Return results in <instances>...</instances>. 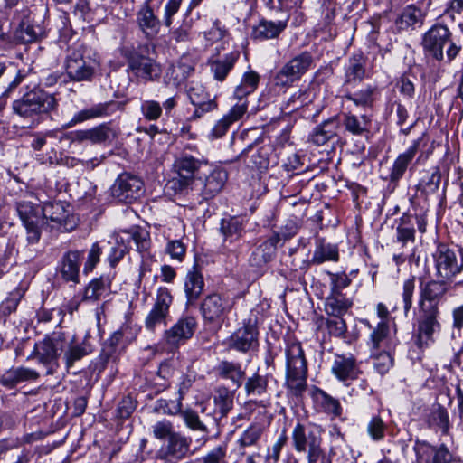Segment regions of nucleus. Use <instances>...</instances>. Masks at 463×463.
<instances>
[{
	"label": "nucleus",
	"instance_id": "nucleus-1",
	"mask_svg": "<svg viewBox=\"0 0 463 463\" xmlns=\"http://www.w3.org/2000/svg\"><path fill=\"white\" fill-rule=\"evenodd\" d=\"M292 448L304 454L307 463H323L326 452L322 448V430L317 425L297 423L291 434Z\"/></svg>",
	"mask_w": 463,
	"mask_h": 463
},
{
	"label": "nucleus",
	"instance_id": "nucleus-2",
	"mask_svg": "<svg viewBox=\"0 0 463 463\" xmlns=\"http://www.w3.org/2000/svg\"><path fill=\"white\" fill-rule=\"evenodd\" d=\"M286 385L294 395H301L307 387V366L301 344L288 341L285 349Z\"/></svg>",
	"mask_w": 463,
	"mask_h": 463
},
{
	"label": "nucleus",
	"instance_id": "nucleus-3",
	"mask_svg": "<svg viewBox=\"0 0 463 463\" xmlns=\"http://www.w3.org/2000/svg\"><path fill=\"white\" fill-rule=\"evenodd\" d=\"M422 47L425 54L436 61L444 59V49L449 62L453 61L460 51V46L452 39V33L446 25L434 24L424 34Z\"/></svg>",
	"mask_w": 463,
	"mask_h": 463
},
{
	"label": "nucleus",
	"instance_id": "nucleus-4",
	"mask_svg": "<svg viewBox=\"0 0 463 463\" xmlns=\"http://www.w3.org/2000/svg\"><path fill=\"white\" fill-rule=\"evenodd\" d=\"M56 107L55 97L42 89H33L13 103L14 113L31 123L37 122L41 115L49 113Z\"/></svg>",
	"mask_w": 463,
	"mask_h": 463
},
{
	"label": "nucleus",
	"instance_id": "nucleus-5",
	"mask_svg": "<svg viewBox=\"0 0 463 463\" xmlns=\"http://www.w3.org/2000/svg\"><path fill=\"white\" fill-rule=\"evenodd\" d=\"M439 318V307H419L413 333L414 343L419 348H428L434 344L436 337L441 332Z\"/></svg>",
	"mask_w": 463,
	"mask_h": 463
},
{
	"label": "nucleus",
	"instance_id": "nucleus-6",
	"mask_svg": "<svg viewBox=\"0 0 463 463\" xmlns=\"http://www.w3.org/2000/svg\"><path fill=\"white\" fill-rule=\"evenodd\" d=\"M64 68L71 81H91L99 68V62L85 48L79 47L69 51Z\"/></svg>",
	"mask_w": 463,
	"mask_h": 463
},
{
	"label": "nucleus",
	"instance_id": "nucleus-7",
	"mask_svg": "<svg viewBox=\"0 0 463 463\" xmlns=\"http://www.w3.org/2000/svg\"><path fill=\"white\" fill-rule=\"evenodd\" d=\"M436 276L451 283L458 275L463 273V247H459L458 252L445 244L438 246L433 254Z\"/></svg>",
	"mask_w": 463,
	"mask_h": 463
},
{
	"label": "nucleus",
	"instance_id": "nucleus-8",
	"mask_svg": "<svg viewBox=\"0 0 463 463\" xmlns=\"http://www.w3.org/2000/svg\"><path fill=\"white\" fill-rule=\"evenodd\" d=\"M65 346V336L62 333H53L36 343L28 359L36 357L39 363L50 367L48 374H52V367L58 366V358Z\"/></svg>",
	"mask_w": 463,
	"mask_h": 463
},
{
	"label": "nucleus",
	"instance_id": "nucleus-9",
	"mask_svg": "<svg viewBox=\"0 0 463 463\" xmlns=\"http://www.w3.org/2000/svg\"><path fill=\"white\" fill-rule=\"evenodd\" d=\"M147 46L139 47L138 50L126 49L124 57L128 61V70L137 78L146 80H154L161 74V68L152 58L143 54Z\"/></svg>",
	"mask_w": 463,
	"mask_h": 463
},
{
	"label": "nucleus",
	"instance_id": "nucleus-10",
	"mask_svg": "<svg viewBox=\"0 0 463 463\" xmlns=\"http://www.w3.org/2000/svg\"><path fill=\"white\" fill-rule=\"evenodd\" d=\"M461 285H463V280L451 283L439 278L421 283L420 286L419 307H439V304L446 300L449 292Z\"/></svg>",
	"mask_w": 463,
	"mask_h": 463
},
{
	"label": "nucleus",
	"instance_id": "nucleus-11",
	"mask_svg": "<svg viewBox=\"0 0 463 463\" xmlns=\"http://www.w3.org/2000/svg\"><path fill=\"white\" fill-rule=\"evenodd\" d=\"M314 60L308 52H303L288 62L278 71L275 76V84L278 86H290L311 68Z\"/></svg>",
	"mask_w": 463,
	"mask_h": 463
},
{
	"label": "nucleus",
	"instance_id": "nucleus-12",
	"mask_svg": "<svg viewBox=\"0 0 463 463\" xmlns=\"http://www.w3.org/2000/svg\"><path fill=\"white\" fill-rule=\"evenodd\" d=\"M117 137V130L111 126L110 122H104L90 128L79 129L70 133L72 143L90 142L91 145L103 146H110Z\"/></svg>",
	"mask_w": 463,
	"mask_h": 463
},
{
	"label": "nucleus",
	"instance_id": "nucleus-13",
	"mask_svg": "<svg viewBox=\"0 0 463 463\" xmlns=\"http://www.w3.org/2000/svg\"><path fill=\"white\" fill-rule=\"evenodd\" d=\"M120 109L121 103L116 100L93 104L76 112L70 121L63 125V128H70L86 121L110 117Z\"/></svg>",
	"mask_w": 463,
	"mask_h": 463
},
{
	"label": "nucleus",
	"instance_id": "nucleus-14",
	"mask_svg": "<svg viewBox=\"0 0 463 463\" xmlns=\"http://www.w3.org/2000/svg\"><path fill=\"white\" fill-rule=\"evenodd\" d=\"M143 185L140 178L129 174H122L112 185L111 194L118 202L131 203L143 194Z\"/></svg>",
	"mask_w": 463,
	"mask_h": 463
},
{
	"label": "nucleus",
	"instance_id": "nucleus-15",
	"mask_svg": "<svg viewBox=\"0 0 463 463\" xmlns=\"http://www.w3.org/2000/svg\"><path fill=\"white\" fill-rule=\"evenodd\" d=\"M184 287L186 304L190 307H198L202 311L203 303L200 302V298L203 294V265L200 257L195 256L192 268L186 273Z\"/></svg>",
	"mask_w": 463,
	"mask_h": 463
},
{
	"label": "nucleus",
	"instance_id": "nucleus-16",
	"mask_svg": "<svg viewBox=\"0 0 463 463\" xmlns=\"http://www.w3.org/2000/svg\"><path fill=\"white\" fill-rule=\"evenodd\" d=\"M84 251L80 250H71L63 253L56 267V276L59 279L66 283H80V269Z\"/></svg>",
	"mask_w": 463,
	"mask_h": 463
},
{
	"label": "nucleus",
	"instance_id": "nucleus-17",
	"mask_svg": "<svg viewBox=\"0 0 463 463\" xmlns=\"http://www.w3.org/2000/svg\"><path fill=\"white\" fill-rule=\"evenodd\" d=\"M173 297L168 288L161 287L157 290L156 302L145 320L146 327L155 331L156 327L166 325V317Z\"/></svg>",
	"mask_w": 463,
	"mask_h": 463
},
{
	"label": "nucleus",
	"instance_id": "nucleus-18",
	"mask_svg": "<svg viewBox=\"0 0 463 463\" xmlns=\"http://www.w3.org/2000/svg\"><path fill=\"white\" fill-rule=\"evenodd\" d=\"M416 463H451L453 456L445 444L432 446L429 442L417 439L413 446Z\"/></svg>",
	"mask_w": 463,
	"mask_h": 463
},
{
	"label": "nucleus",
	"instance_id": "nucleus-19",
	"mask_svg": "<svg viewBox=\"0 0 463 463\" xmlns=\"http://www.w3.org/2000/svg\"><path fill=\"white\" fill-rule=\"evenodd\" d=\"M196 326L195 319L192 317L178 320L164 334V341L170 351L176 349L186 339L190 338Z\"/></svg>",
	"mask_w": 463,
	"mask_h": 463
},
{
	"label": "nucleus",
	"instance_id": "nucleus-20",
	"mask_svg": "<svg viewBox=\"0 0 463 463\" xmlns=\"http://www.w3.org/2000/svg\"><path fill=\"white\" fill-rule=\"evenodd\" d=\"M196 326L195 319L192 317L178 320L164 334V341L170 351L176 349L186 339L190 338Z\"/></svg>",
	"mask_w": 463,
	"mask_h": 463
},
{
	"label": "nucleus",
	"instance_id": "nucleus-21",
	"mask_svg": "<svg viewBox=\"0 0 463 463\" xmlns=\"http://www.w3.org/2000/svg\"><path fill=\"white\" fill-rule=\"evenodd\" d=\"M136 23L147 39H153L160 31L161 22L149 1L144 2L139 6L136 13Z\"/></svg>",
	"mask_w": 463,
	"mask_h": 463
},
{
	"label": "nucleus",
	"instance_id": "nucleus-22",
	"mask_svg": "<svg viewBox=\"0 0 463 463\" xmlns=\"http://www.w3.org/2000/svg\"><path fill=\"white\" fill-rule=\"evenodd\" d=\"M425 134H422L420 137L414 140L409 148L402 154H400L395 159L389 178L392 182H397L400 180L404 173L406 172L410 163L415 157L416 153L420 149V146L424 142Z\"/></svg>",
	"mask_w": 463,
	"mask_h": 463
},
{
	"label": "nucleus",
	"instance_id": "nucleus-23",
	"mask_svg": "<svg viewBox=\"0 0 463 463\" xmlns=\"http://www.w3.org/2000/svg\"><path fill=\"white\" fill-rule=\"evenodd\" d=\"M40 377L39 373L24 366L12 367L0 375V385L13 389L24 382L36 381Z\"/></svg>",
	"mask_w": 463,
	"mask_h": 463
},
{
	"label": "nucleus",
	"instance_id": "nucleus-24",
	"mask_svg": "<svg viewBox=\"0 0 463 463\" xmlns=\"http://www.w3.org/2000/svg\"><path fill=\"white\" fill-rule=\"evenodd\" d=\"M331 372L339 381L347 382L358 377L359 368L354 356L336 354L331 366Z\"/></svg>",
	"mask_w": 463,
	"mask_h": 463
},
{
	"label": "nucleus",
	"instance_id": "nucleus-25",
	"mask_svg": "<svg viewBox=\"0 0 463 463\" xmlns=\"http://www.w3.org/2000/svg\"><path fill=\"white\" fill-rule=\"evenodd\" d=\"M222 311L223 303L219 295L213 294L204 298V326L209 322V333L214 334L220 329Z\"/></svg>",
	"mask_w": 463,
	"mask_h": 463
},
{
	"label": "nucleus",
	"instance_id": "nucleus-26",
	"mask_svg": "<svg viewBox=\"0 0 463 463\" xmlns=\"http://www.w3.org/2000/svg\"><path fill=\"white\" fill-rule=\"evenodd\" d=\"M258 346V331L255 326L246 325L239 328L230 339V347L240 351L248 352Z\"/></svg>",
	"mask_w": 463,
	"mask_h": 463
},
{
	"label": "nucleus",
	"instance_id": "nucleus-27",
	"mask_svg": "<svg viewBox=\"0 0 463 463\" xmlns=\"http://www.w3.org/2000/svg\"><path fill=\"white\" fill-rule=\"evenodd\" d=\"M424 18L425 14L421 8L415 5H409L402 9L395 24L400 31L414 30L423 24Z\"/></svg>",
	"mask_w": 463,
	"mask_h": 463
},
{
	"label": "nucleus",
	"instance_id": "nucleus-28",
	"mask_svg": "<svg viewBox=\"0 0 463 463\" xmlns=\"http://www.w3.org/2000/svg\"><path fill=\"white\" fill-rule=\"evenodd\" d=\"M339 128V118L337 117L330 118L314 128L309 140L316 146H323L337 135Z\"/></svg>",
	"mask_w": 463,
	"mask_h": 463
},
{
	"label": "nucleus",
	"instance_id": "nucleus-29",
	"mask_svg": "<svg viewBox=\"0 0 463 463\" xmlns=\"http://www.w3.org/2000/svg\"><path fill=\"white\" fill-rule=\"evenodd\" d=\"M239 56V52H232L225 54L222 58L210 59L208 64L213 79L218 81H223L234 67Z\"/></svg>",
	"mask_w": 463,
	"mask_h": 463
},
{
	"label": "nucleus",
	"instance_id": "nucleus-30",
	"mask_svg": "<svg viewBox=\"0 0 463 463\" xmlns=\"http://www.w3.org/2000/svg\"><path fill=\"white\" fill-rule=\"evenodd\" d=\"M287 27L284 21H269L261 19L257 25L252 28L251 37L257 41H265L278 37Z\"/></svg>",
	"mask_w": 463,
	"mask_h": 463
},
{
	"label": "nucleus",
	"instance_id": "nucleus-31",
	"mask_svg": "<svg viewBox=\"0 0 463 463\" xmlns=\"http://www.w3.org/2000/svg\"><path fill=\"white\" fill-rule=\"evenodd\" d=\"M311 397L317 407L325 413L332 415L334 418L341 416L342 407L337 399H335L323 390L315 386L311 391Z\"/></svg>",
	"mask_w": 463,
	"mask_h": 463
},
{
	"label": "nucleus",
	"instance_id": "nucleus-32",
	"mask_svg": "<svg viewBox=\"0 0 463 463\" xmlns=\"http://www.w3.org/2000/svg\"><path fill=\"white\" fill-rule=\"evenodd\" d=\"M228 179V174L222 166H211L204 180V199L206 194L214 196L223 187Z\"/></svg>",
	"mask_w": 463,
	"mask_h": 463
},
{
	"label": "nucleus",
	"instance_id": "nucleus-33",
	"mask_svg": "<svg viewBox=\"0 0 463 463\" xmlns=\"http://www.w3.org/2000/svg\"><path fill=\"white\" fill-rule=\"evenodd\" d=\"M343 124L345 131L354 136H365L370 131L371 121L365 115L360 118L351 113H344L343 119L340 124Z\"/></svg>",
	"mask_w": 463,
	"mask_h": 463
},
{
	"label": "nucleus",
	"instance_id": "nucleus-34",
	"mask_svg": "<svg viewBox=\"0 0 463 463\" xmlns=\"http://www.w3.org/2000/svg\"><path fill=\"white\" fill-rule=\"evenodd\" d=\"M339 258L338 248L335 244L326 243L323 238H317L316 249L312 257V263L321 264L325 261H337Z\"/></svg>",
	"mask_w": 463,
	"mask_h": 463
},
{
	"label": "nucleus",
	"instance_id": "nucleus-35",
	"mask_svg": "<svg viewBox=\"0 0 463 463\" xmlns=\"http://www.w3.org/2000/svg\"><path fill=\"white\" fill-rule=\"evenodd\" d=\"M352 302L342 293H333L325 300V311L329 316L341 317L347 312Z\"/></svg>",
	"mask_w": 463,
	"mask_h": 463
},
{
	"label": "nucleus",
	"instance_id": "nucleus-36",
	"mask_svg": "<svg viewBox=\"0 0 463 463\" xmlns=\"http://www.w3.org/2000/svg\"><path fill=\"white\" fill-rule=\"evenodd\" d=\"M111 281L108 277L95 278L85 287L83 299L97 301L110 290Z\"/></svg>",
	"mask_w": 463,
	"mask_h": 463
},
{
	"label": "nucleus",
	"instance_id": "nucleus-37",
	"mask_svg": "<svg viewBox=\"0 0 463 463\" xmlns=\"http://www.w3.org/2000/svg\"><path fill=\"white\" fill-rule=\"evenodd\" d=\"M397 241L403 246L407 242H413L415 240V228L413 215L403 213L399 219L396 228Z\"/></svg>",
	"mask_w": 463,
	"mask_h": 463
},
{
	"label": "nucleus",
	"instance_id": "nucleus-38",
	"mask_svg": "<svg viewBox=\"0 0 463 463\" xmlns=\"http://www.w3.org/2000/svg\"><path fill=\"white\" fill-rule=\"evenodd\" d=\"M219 376L232 380L237 386H240L244 377V371L238 363L222 361L215 368Z\"/></svg>",
	"mask_w": 463,
	"mask_h": 463
},
{
	"label": "nucleus",
	"instance_id": "nucleus-39",
	"mask_svg": "<svg viewBox=\"0 0 463 463\" xmlns=\"http://www.w3.org/2000/svg\"><path fill=\"white\" fill-rule=\"evenodd\" d=\"M263 433V427L260 423L250 424L240 436L238 444L240 446V454L244 455V449L247 447L257 446Z\"/></svg>",
	"mask_w": 463,
	"mask_h": 463
},
{
	"label": "nucleus",
	"instance_id": "nucleus-40",
	"mask_svg": "<svg viewBox=\"0 0 463 463\" xmlns=\"http://www.w3.org/2000/svg\"><path fill=\"white\" fill-rule=\"evenodd\" d=\"M188 449L186 439L181 435L175 433L168 439V443L165 450H162L164 456L168 460L172 458H181Z\"/></svg>",
	"mask_w": 463,
	"mask_h": 463
},
{
	"label": "nucleus",
	"instance_id": "nucleus-41",
	"mask_svg": "<svg viewBox=\"0 0 463 463\" xmlns=\"http://www.w3.org/2000/svg\"><path fill=\"white\" fill-rule=\"evenodd\" d=\"M260 82V76L253 71H247L243 74L241 83L235 88L233 98L241 99L253 93Z\"/></svg>",
	"mask_w": 463,
	"mask_h": 463
},
{
	"label": "nucleus",
	"instance_id": "nucleus-42",
	"mask_svg": "<svg viewBox=\"0 0 463 463\" xmlns=\"http://www.w3.org/2000/svg\"><path fill=\"white\" fill-rule=\"evenodd\" d=\"M279 239L277 237H273L260 245L253 251L250 261H252L256 266H261L262 264L270 261L274 255L275 247Z\"/></svg>",
	"mask_w": 463,
	"mask_h": 463
},
{
	"label": "nucleus",
	"instance_id": "nucleus-43",
	"mask_svg": "<svg viewBox=\"0 0 463 463\" xmlns=\"http://www.w3.org/2000/svg\"><path fill=\"white\" fill-rule=\"evenodd\" d=\"M390 327L387 321H381L370 335L368 345L373 351L385 347L389 341Z\"/></svg>",
	"mask_w": 463,
	"mask_h": 463
},
{
	"label": "nucleus",
	"instance_id": "nucleus-44",
	"mask_svg": "<svg viewBox=\"0 0 463 463\" xmlns=\"http://www.w3.org/2000/svg\"><path fill=\"white\" fill-rule=\"evenodd\" d=\"M365 60L362 54H354L349 59L347 68L345 70V78L347 82L362 80L364 77Z\"/></svg>",
	"mask_w": 463,
	"mask_h": 463
},
{
	"label": "nucleus",
	"instance_id": "nucleus-45",
	"mask_svg": "<svg viewBox=\"0 0 463 463\" xmlns=\"http://www.w3.org/2000/svg\"><path fill=\"white\" fill-rule=\"evenodd\" d=\"M388 426L383 418L376 414L373 415L369 420L366 431L371 439L379 442L384 439Z\"/></svg>",
	"mask_w": 463,
	"mask_h": 463
},
{
	"label": "nucleus",
	"instance_id": "nucleus-46",
	"mask_svg": "<svg viewBox=\"0 0 463 463\" xmlns=\"http://www.w3.org/2000/svg\"><path fill=\"white\" fill-rule=\"evenodd\" d=\"M17 212L23 222V223H28L33 222L42 221V213L39 207H35L31 202L21 201L17 203Z\"/></svg>",
	"mask_w": 463,
	"mask_h": 463
},
{
	"label": "nucleus",
	"instance_id": "nucleus-47",
	"mask_svg": "<svg viewBox=\"0 0 463 463\" xmlns=\"http://www.w3.org/2000/svg\"><path fill=\"white\" fill-rule=\"evenodd\" d=\"M24 294V290L21 288H16L11 291L0 304V317H6L14 312Z\"/></svg>",
	"mask_w": 463,
	"mask_h": 463
},
{
	"label": "nucleus",
	"instance_id": "nucleus-48",
	"mask_svg": "<svg viewBox=\"0 0 463 463\" xmlns=\"http://www.w3.org/2000/svg\"><path fill=\"white\" fill-rule=\"evenodd\" d=\"M42 216L52 222L61 224L67 218L68 213L61 203H47L42 210Z\"/></svg>",
	"mask_w": 463,
	"mask_h": 463
},
{
	"label": "nucleus",
	"instance_id": "nucleus-49",
	"mask_svg": "<svg viewBox=\"0 0 463 463\" xmlns=\"http://www.w3.org/2000/svg\"><path fill=\"white\" fill-rule=\"evenodd\" d=\"M134 241L136 249L140 253H146L150 248V233L146 229L136 227L128 233Z\"/></svg>",
	"mask_w": 463,
	"mask_h": 463
},
{
	"label": "nucleus",
	"instance_id": "nucleus-50",
	"mask_svg": "<svg viewBox=\"0 0 463 463\" xmlns=\"http://www.w3.org/2000/svg\"><path fill=\"white\" fill-rule=\"evenodd\" d=\"M375 90V88L367 86L353 94H347L345 99L353 101L356 106L370 107L373 103Z\"/></svg>",
	"mask_w": 463,
	"mask_h": 463
},
{
	"label": "nucleus",
	"instance_id": "nucleus-51",
	"mask_svg": "<svg viewBox=\"0 0 463 463\" xmlns=\"http://www.w3.org/2000/svg\"><path fill=\"white\" fill-rule=\"evenodd\" d=\"M90 353V350L85 344H76L71 345L68 350L64 353V361L66 367L69 369L73 366V364L81 360L83 357L88 355Z\"/></svg>",
	"mask_w": 463,
	"mask_h": 463
},
{
	"label": "nucleus",
	"instance_id": "nucleus-52",
	"mask_svg": "<svg viewBox=\"0 0 463 463\" xmlns=\"http://www.w3.org/2000/svg\"><path fill=\"white\" fill-rule=\"evenodd\" d=\"M267 385V379L256 373L247 379L245 383V391L249 396H261L266 392Z\"/></svg>",
	"mask_w": 463,
	"mask_h": 463
},
{
	"label": "nucleus",
	"instance_id": "nucleus-53",
	"mask_svg": "<svg viewBox=\"0 0 463 463\" xmlns=\"http://www.w3.org/2000/svg\"><path fill=\"white\" fill-rule=\"evenodd\" d=\"M174 167L180 177H184L190 182L198 165L194 158L184 157L176 160Z\"/></svg>",
	"mask_w": 463,
	"mask_h": 463
},
{
	"label": "nucleus",
	"instance_id": "nucleus-54",
	"mask_svg": "<svg viewBox=\"0 0 463 463\" xmlns=\"http://www.w3.org/2000/svg\"><path fill=\"white\" fill-rule=\"evenodd\" d=\"M14 250V244L9 237L0 232V278L5 272L7 262Z\"/></svg>",
	"mask_w": 463,
	"mask_h": 463
},
{
	"label": "nucleus",
	"instance_id": "nucleus-55",
	"mask_svg": "<svg viewBox=\"0 0 463 463\" xmlns=\"http://www.w3.org/2000/svg\"><path fill=\"white\" fill-rule=\"evenodd\" d=\"M213 402L216 410L222 414H226L232 405V397L226 388H219L213 394Z\"/></svg>",
	"mask_w": 463,
	"mask_h": 463
},
{
	"label": "nucleus",
	"instance_id": "nucleus-56",
	"mask_svg": "<svg viewBox=\"0 0 463 463\" xmlns=\"http://www.w3.org/2000/svg\"><path fill=\"white\" fill-rule=\"evenodd\" d=\"M433 424L439 427L442 434L447 435L450 429L449 416L447 410L439 405L431 412L430 416Z\"/></svg>",
	"mask_w": 463,
	"mask_h": 463
},
{
	"label": "nucleus",
	"instance_id": "nucleus-57",
	"mask_svg": "<svg viewBox=\"0 0 463 463\" xmlns=\"http://www.w3.org/2000/svg\"><path fill=\"white\" fill-rule=\"evenodd\" d=\"M220 230L225 240L233 241L240 236L241 224L236 218L223 219L222 220Z\"/></svg>",
	"mask_w": 463,
	"mask_h": 463
},
{
	"label": "nucleus",
	"instance_id": "nucleus-58",
	"mask_svg": "<svg viewBox=\"0 0 463 463\" xmlns=\"http://www.w3.org/2000/svg\"><path fill=\"white\" fill-rule=\"evenodd\" d=\"M415 292V278L411 277L403 281L402 300L404 315L407 316L412 307V298Z\"/></svg>",
	"mask_w": 463,
	"mask_h": 463
},
{
	"label": "nucleus",
	"instance_id": "nucleus-59",
	"mask_svg": "<svg viewBox=\"0 0 463 463\" xmlns=\"http://www.w3.org/2000/svg\"><path fill=\"white\" fill-rule=\"evenodd\" d=\"M140 110L146 120L156 121L162 115V106L158 101L149 99L141 103Z\"/></svg>",
	"mask_w": 463,
	"mask_h": 463
},
{
	"label": "nucleus",
	"instance_id": "nucleus-60",
	"mask_svg": "<svg viewBox=\"0 0 463 463\" xmlns=\"http://www.w3.org/2000/svg\"><path fill=\"white\" fill-rule=\"evenodd\" d=\"M187 96L191 103L196 108L194 110V116L200 118V110L203 108V85L199 82L191 85L187 88Z\"/></svg>",
	"mask_w": 463,
	"mask_h": 463
},
{
	"label": "nucleus",
	"instance_id": "nucleus-61",
	"mask_svg": "<svg viewBox=\"0 0 463 463\" xmlns=\"http://www.w3.org/2000/svg\"><path fill=\"white\" fill-rule=\"evenodd\" d=\"M393 359L388 352H381L373 354V366L374 369L380 373H386L392 366Z\"/></svg>",
	"mask_w": 463,
	"mask_h": 463
},
{
	"label": "nucleus",
	"instance_id": "nucleus-62",
	"mask_svg": "<svg viewBox=\"0 0 463 463\" xmlns=\"http://www.w3.org/2000/svg\"><path fill=\"white\" fill-rule=\"evenodd\" d=\"M227 446L220 444L209 449L204 455V463H227Z\"/></svg>",
	"mask_w": 463,
	"mask_h": 463
},
{
	"label": "nucleus",
	"instance_id": "nucleus-63",
	"mask_svg": "<svg viewBox=\"0 0 463 463\" xmlns=\"http://www.w3.org/2000/svg\"><path fill=\"white\" fill-rule=\"evenodd\" d=\"M102 249L98 242L92 244L91 248L88 252L87 260L84 263L83 273L89 274L93 270L96 265L99 262Z\"/></svg>",
	"mask_w": 463,
	"mask_h": 463
},
{
	"label": "nucleus",
	"instance_id": "nucleus-64",
	"mask_svg": "<svg viewBox=\"0 0 463 463\" xmlns=\"http://www.w3.org/2000/svg\"><path fill=\"white\" fill-rule=\"evenodd\" d=\"M165 252L170 255L171 259L182 261L185 256L186 249L184 243L179 240L168 241Z\"/></svg>",
	"mask_w": 463,
	"mask_h": 463
}]
</instances>
